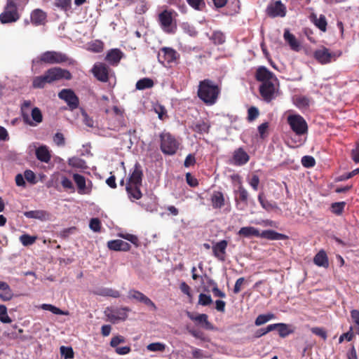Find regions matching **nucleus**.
<instances>
[{
  "instance_id": "nucleus-38",
  "label": "nucleus",
  "mask_w": 359,
  "mask_h": 359,
  "mask_svg": "<svg viewBox=\"0 0 359 359\" xmlns=\"http://www.w3.org/2000/svg\"><path fill=\"white\" fill-rule=\"evenodd\" d=\"M274 318L275 316L273 313L260 314L255 319V324L257 326H260L265 324L270 320L273 319Z\"/></svg>"
},
{
  "instance_id": "nucleus-31",
  "label": "nucleus",
  "mask_w": 359,
  "mask_h": 359,
  "mask_svg": "<svg viewBox=\"0 0 359 359\" xmlns=\"http://www.w3.org/2000/svg\"><path fill=\"white\" fill-rule=\"evenodd\" d=\"M284 39L289 44L292 50L298 51L299 50V43L297 41L294 35L291 34L288 29L284 32Z\"/></svg>"
},
{
  "instance_id": "nucleus-28",
  "label": "nucleus",
  "mask_w": 359,
  "mask_h": 359,
  "mask_svg": "<svg viewBox=\"0 0 359 359\" xmlns=\"http://www.w3.org/2000/svg\"><path fill=\"white\" fill-rule=\"evenodd\" d=\"M313 262L318 266L327 268L329 266V261L327 255L325 250H320L314 257Z\"/></svg>"
},
{
  "instance_id": "nucleus-64",
  "label": "nucleus",
  "mask_w": 359,
  "mask_h": 359,
  "mask_svg": "<svg viewBox=\"0 0 359 359\" xmlns=\"http://www.w3.org/2000/svg\"><path fill=\"white\" fill-rule=\"evenodd\" d=\"M186 181L187 183L191 187H196L198 185V180L189 172L186 174Z\"/></svg>"
},
{
  "instance_id": "nucleus-53",
  "label": "nucleus",
  "mask_w": 359,
  "mask_h": 359,
  "mask_svg": "<svg viewBox=\"0 0 359 359\" xmlns=\"http://www.w3.org/2000/svg\"><path fill=\"white\" fill-rule=\"evenodd\" d=\"M353 337H354L353 327H350L349 330L347 332L342 334L339 337V342L342 343L344 341V340H345V339L347 341H351Z\"/></svg>"
},
{
  "instance_id": "nucleus-22",
  "label": "nucleus",
  "mask_w": 359,
  "mask_h": 359,
  "mask_svg": "<svg viewBox=\"0 0 359 359\" xmlns=\"http://www.w3.org/2000/svg\"><path fill=\"white\" fill-rule=\"evenodd\" d=\"M31 22L33 25L38 26L44 25L46 22V13L41 9H34L31 13Z\"/></svg>"
},
{
  "instance_id": "nucleus-21",
  "label": "nucleus",
  "mask_w": 359,
  "mask_h": 359,
  "mask_svg": "<svg viewBox=\"0 0 359 359\" xmlns=\"http://www.w3.org/2000/svg\"><path fill=\"white\" fill-rule=\"evenodd\" d=\"M187 315L190 320L196 322L198 324L202 325L204 328L208 330L212 328V325L208 321V316L207 314L202 313L195 316L194 313L188 311Z\"/></svg>"
},
{
  "instance_id": "nucleus-59",
  "label": "nucleus",
  "mask_w": 359,
  "mask_h": 359,
  "mask_svg": "<svg viewBox=\"0 0 359 359\" xmlns=\"http://www.w3.org/2000/svg\"><path fill=\"white\" fill-rule=\"evenodd\" d=\"M53 142L58 147H63L65 144V138L62 133H56L53 136Z\"/></svg>"
},
{
  "instance_id": "nucleus-9",
  "label": "nucleus",
  "mask_w": 359,
  "mask_h": 359,
  "mask_svg": "<svg viewBox=\"0 0 359 359\" xmlns=\"http://www.w3.org/2000/svg\"><path fill=\"white\" fill-rule=\"evenodd\" d=\"M286 6L280 0L271 2L266 9V15L273 18H283L286 15Z\"/></svg>"
},
{
  "instance_id": "nucleus-52",
  "label": "nucleus",
  "mask_w": 359,
  "mask_h": 359,
  "mask_svg": "<svg viewBox=\"0 0 359 359\" xmlns=\"http://www.w3.org/2000/svg\"><path fill=\"white\" fill-rule=\"evenodd\" d=\"M81 115L83 118V123L89 128H94L95 122H94L93 119L88 115L87 112L83 109H81Z\"/></svg>"
},
{
  "instance_id": "nucleus-29",
  "label": "nucleus",
  "mask_w": 359,
  "mask_h": 359,
  "mask_svg": "<svg viewBox=\"0 0 359 359\" xmlns=\"http://www.w3.org/2000/svg\"><path fill=\"white\" fill-rule=\"evenodd\" d=\"M47 83H51L46 71L43 75L34 77L32 85L34 88H43Z\"/></svg>"
},
{
  "instance_id": "nucleus-51",
  "label": "nucleus",
  "mask_w": 359,
  "mask_h": 359,
  "mask_svg": "<svg viewBox=\"0 0 359 359\" xmlns=\"http://www.w3.org/2000/svg\"><path fill=\"white\" fill-rule=\"evenodd\" d=\"M212 303L210 295L201 293L198 296V304L202 306H208Z\"/></svg>"
},
{
  "instance_id": "nucleus-25",
  "label": "nucleus",
  "mask_w": 359,
  "mask_h": 359,
  "mask_svg": "<svg viewBox=\"0 0 359 359\" xmlns=\"http://www.w3.org/2000/svg\"><path fill=\"white\" fill-rule=\"evenodd\" d=\"M35 155L36 158L43 163H48L51 159V155L48 148L46 145H42L36 149Z\"/></svg>"
},
{
  "instance_id": "nucleus-41",
  "label": "nucleus",
  "mask_w": 359,
  "mask_h": 359,
  "mask_svg": "<svg viewBox=\"0 0 359 359\" xmlns=\"http://www.w3.org/2000/svg\"><path fill=\"white\" fill-rule=\"evenodd\" d=\"M55 6L62 11L67 12L71 9L72 0H55Z\"/></svg>"
},
{
  "instance_id": "nucleus-10",
  "label": "nucleus",
  "mask_w": 359,
  "mask_h": 359,
  "mask_svg": "<svg viewBox=\"0 0 359 359\" xmlns=\"http://www.w3.org/2000/svg\"><path fill=\"white\" fill-rule=\"evenodd\" d=\"M51 83L62 79L71 80L72 78L69 71L58 67H54L46 70Z\"/></svg>"
},
{
  "instance_id": "nucleus-54",
  "label": "nucleus",
  "mask_w": 359,
  "mask_h": 359,
  "mask_svg": "<svg viewBox=\"0 0 359 359\" xmlns=\"http://www.w3.org/2000/svg\"><path fill=\"white\" fill-rule=\"evenodd\" d=\"M302 163L306 168H312L316 165V161L311 156H304L302 158Z\"/></svg>"
},
{
  "instance_id": "nucleus-6",
  "label": "nucleus",
  "mask_w": 359,
  "mask_h": 359,
  "mask_svg": "<svg viewBox=\"0 0 359 359\" xmlns=\"http://www.w3.org/2000/svg\"><path fill=\"white\" fill-rule=\"evenodd\" d=\"M287 123L296 135H302L307 133L308 125L302 116L299 114L290 115L287 117Z\"/></svg>"
},
{
  "instance_id": "nucleus-3",
  "label": "nucleus",
  "mask_w": 359,
  "mask_h": 359,
  "mask_svg": "<svg viewBox=\"0 0 359 359\" xmlns=\"http://www.w3.org/2000/svg\"><path fill=\"white\" fill-rule=\"evenodd\" d=\"M32 102L30 100H25L21 105V116L23 122L29 126H36L43 121V115L39 108L35 107L31 111L29 116V108Z\"/></svg>"
},
{
  "instance_id": "nucleus-39",
  "label": "nucleus",
  "mask_w": 359,
  "mask_h": 359,
  "mask_svg": "<svg viewBox=\"0 0 359 359\" xmlns=\"http://www.w3.org/2000/svg\"><path fill=\"white\" fill-rule=\"evenodd\" d=\"M210 39L215 44L221 45L225 42L226 37L223 32L220 31H216L212 33Z\"/></svg>"
},
{
  "instance_id": "nucleus-36",
  "label": "nucleus",
  "mask_w": 359,
  "mask_h": 359,
  "mask_svg": "<svg viewBox=\"0 0 359 359\" xmlns=\"http://www.w3.org/2000/svg\"><path fill=\"white\" fill-rule=\"evenodd\" d=\"M258 201L262 205V207L265 209L266 211L272 210L277 208L275 203H271L268 200L265 199L264 197V193L261 192L258 195Z\"/></svg>"
},
{
  "instance_id": "nucleus-17",
  "label": "nucleus",
  "mask_w": 359,
  "mask_h": 359,
  "mask_svg": "<svg viewBox=\"0 0 359 359\" xmlns=\"http://www.w3.org/2000/svg\"><path fill=\"white\" fill-rule=\"evenodd\" d=\"M255 79L257 81L262 82H269L271 81H277L274 74L264 66L259 67L255 73Z\"/></svg>"
},
{
  "instance_id": "nucleus-47",
  "label": "nucleus",
  "mask_w": 359,
  "mask_h": 359,
  "mask_svg": "<svg viewBox=\"0 0 359 359\" xmlns=\"http://www.w3.org/2000/svg\"><path fill=\"white\" fill-rule=\"evenodd\" d=\"M0 321L4 323H10L11 318L8 316L7 308L4 305H0Z\"/></svg>"
},
{
  "instance_id": "nucleus-24",
  "label": "nucleus",
  "mask_w": 359,
  "mask_h": 359,
  "mask_svg": "<svg viewBox=\"0 0 359 359\" xmlns=\"http://www.w3.org/2000/svg\"><path fill=\"white\" fill-rule=\"evenodd\" d=\"M190 128L194 132L200 135L208 134L210 129V123L208 121L199 120L194 122Z\"/></svg>"
},
{
  "instance_id": "nucleus-14",
  "label": "nucleus",
  "mask_w": 359,
  "mask_h": 359,
  "mask_svg": "<svg viewBox=\"0 0 359 359\" xmlns=\"http://www.w3.org/2000/svg\"><path fill=\"white\" fill-rule=\"evenodd\" d=\"M109 67L103 62L95 63L92 68L93 76L101 82H107L109 81Z\"/></svg>"
},
{
  "instance_id": "nucleus-55",
  "label": "nucleus",
  "mask_w": 359,
  "mask_h": 359,
  "mask_svg": "<svg viewBox=\"0 0 359 359\" xmlns=\"http://www.w3.org/2000/svg\"><path fill=\"white\" fill-rule=\"evenodd\" d=\"M259 114V110L255 107H250L248 110V120L251 122L255 120Z\"/></svg>"
},
{
  "instance_id": "nucleus-46",
  "label": "nucleus",
  "mask_w": 359,
  "mask_h": 359,
  "mask_svg": "<svg viewBox=\"0 0 359 359\" xmlns=\"http://www.w3.org/2000/svg\"><path fill=\"white\" fill-rule=\"evenodd\" d=\"M147 349L149 351L163 352L165 349V345L161 342L151 343L147 345Z\"/></svg>"
},
{
  "instance_id": "nucleus-35",
  "label": "nucleus",
  "mask_w": 359,
  "mask_h": 359,
  "mask_svg": "<svg viewBox=\"0 0 359 359\" xmlns=\"http://www.w3.org/2000/svg\"><path fill=\"white\" fill-rule=\"evenodd\" d=\"M154 81L150 78H143L138 80L136 83V89L142 90L144 89L151 88L154 86Z\"/></svg>"
},
{
  "instance_id": "nucleus-60",
  "label": "nucleus",
  "mask_w": 359,
  "mask_h": 359,
  "mask_svg": "<svg viewBox=\"0 0 359 359\" xmlns=\"http://www.w3.org/2000/svg\"><path fill=\"white\" fill-rule=\"evenodd\" d=\"M351 317L355 323L356 332L359 334V311L357 309H353L351 311Z\"/></svg>"
},
{
  "instance_id": "nucleus-2",
  "label": "nucleus",
  "mask_w": 359,
  "mask_h": 359,
  "mask_svg": "<svg viewBox=\"0 0 359 359\" xmlns=\"http://www.w3.org/2000/svg\"><path fill=\"white\" fill-rule=\"evenodd\" d=\"M75 61L70 58L67 54L55 50H47L32 60L33 64H67L74 65Z\"/></svg>"
},
{
  "instance_id": "nucleus-43",
  "label": "nucleus",
  "mask_w": 359,
  "mask_h": 359,
  "mask_svg": "<svg viewBox=\"0 0 359 359\" xmlns=\"http://www.w3.org/2000/svg\"><path fill=\"white\" fill-rule=\"evenodd\" d=\"M279 336L282 338H285L289 334L293 333V330L289 329V326L285 323H278L277 327Z\"/></svg>"
},
{
  "instance_id": "nucleus-44",
  "label": "nucleus",
  "mask_w": 359,
  "mask_h": 359,
  "mask_svg": "<svg viewBox=\"0 0 359 359\" xmlns=\"http://www.w3.org/2000/svg\"><path fill=\"white\" fill-rule=\"evenodd\" d=\"M118 320H126L128 318V312L130 311L128 307L116 308L114 309Z\"/></svg>"
},
{
  "instance_id": "nucleus-1",
  "label": "nucleus",
  "mask_w": 359,
  "mask_h": 359,
  "mask_svg": "<svg viewBox=\"0 0 359 359\" xmlns=\"http://www.w3.org/2000/svg\"><path fill=\"white\" fill-rule=\"evenodd\" d=\"M220 93L221 89L215 81L205 79L199 82L197 95L207 106L215 104Z\"/></svg>"
},
{
  "instance_id": "nucleus-37",
  "label": "nucleus",
  "mask_w": 359,
  "mask_h": 359,
  "mask_svg": "<svg viewBox=\"0 0 359 359\" xmlns=\"http://www.w3.org/2000/svg\"><path fill=\"white\" fill-rule=\"evenodd\" d=\"M40 308L43 310L49 311L56 315H68L67 311H64L60 309L49 304H43L40 306Z\"/></svg>"
},
{
  "instance_id": "nucleus-33",
  "label": "nucleus",
  "mask_w": 359,
  "mask_h": 359,
  "mask_svg": "<svg viewBox=\"0 0 359 359\" xmlns=\"http://www.w3.org/2000/svg\"><path fill=\"white\" fill-rule=\"evenodd\" d=\"M238 234L245 238H250L252 236L259 237V230L253 226L242 227L238 231Z\"/></svg>"
},
{
  "instance_id": "nucleus-61",
  "label": "nucleus",
  "mask_w": 359,
  "mask_h": 359,
  "mask_svg": "<svg viewBox=\"0 0 359 359\" xmlns=\"http://www.w3.org/2000/svg\"><path fill=\"white\" fill-rule=\"evenodd\" d=\"M295 104L299 108L306 107L309 105V100L306 97H298L295 100Z\"/></svg>"
},
{
  "instance_id": "nucleus-40",
  "label": "nucleus",
  "mask_w": 359,
  "mask_h": 359,
  "mask_svg": "<svg viewBox=\"0 0 359 359\" xmlns=\"http://www.w3.org/2000/svg\"><path fill=\"white\" fill-rule=\"evenodd\" d=\"M97 294L100 296L111 297L114 298H118L120 297V292L118 290H113L111 288L102 289Z\"/></svg>"
},
{
  "instance_id": "nucleus-30",
  "label": "nucleus",
  "mask_w": 359,
  "mask_h": 359,
  "mask_svg": "<svg viewBox=\"0 0 359 359\" xmlns=\"http://www.w3.org/2000/svg\"><path fill=\"white\" fill-rule=\"evenodd\" d=\"M259 237L270 241L284 240L287 236L273 230H264L259 233Z\"/></svg>"
},
{
  "instance_id": "nucleus-34",
  "label": "nucleus",
  "mask_w": 359,
  "mask_h": 359,
  "mask_svg": "<svg viewBox=\"0 0 359 359\" xmlns=\"http://www.w3.org/2000/svg\"><path fill=\"white\" fill-rule=\"evenodd\" d=\"M73 179L77 186L78 192L80 194H85V189L86 188V182L85 177L80 174L76 173L73 175Z\"/></svg>"
},
{
  "instance_id": "nucleus-23",
  "label": "nucleus",
  "mask_w": 359,
  "mask_h": 359,
  "mask_svg": "<svg viewBox=\"0 0 359 359\" xmlns=\"http://www.w3.org/2000/svg\"><path fill=\"white\" fill-rule=\"evenodd\" d=\"M107 247L111 250L127 252L131 246L128 243L117 239L108 241Z\"/></svg>"
},
{
  "instance_id": "nucleus-27",
  "label": "nucleus",
  "mask_w": 359,
  "mask_h": 359,
  "mask_svg": "<svg viewBox=\"0 0 359 359\" xmlns=\"http://www.w3.org/2000/svg\"><path fill=\"white\" fill-rule=\"evenodd\" d=\"M24 215L27 218L37 219L41 221H45L49 219L50 214L45 210H38L25 212Z\"/></svg>"
},
{
  "instance_id": "nucleus-11",
  "label": "nucleus",
  "mask_w": 359,
  "mask_h": 359,
  "mask_svg": "<svg viewBox=\"0 0 359 359\" xmlns=\"http://www.w3.org/2000/svg\"><path fill=\"white\" fill-rule=\"evenodd\" d=\"M174 11L165 10L158 15V20L161 28L167 33H173L175 27L172 26V14Z\"/></svg>"
},
{
  "instance_id": "nucleus-58",
  "label": "nucleus",
  "mask_w": 359,
  "mask_h": 359,
  "mask_svg": "<svg viewBox=\"0 0 359 359\" xmlns=\"http://www.w3.org/2000/svg\"><path fill=\"white\" fill-rule=\"evenodd\" d=\"M89 226L95 232H100L101 229V222L98 218H92Z\"/></svg>"
},
{
  "instance_id": "nucleus-62",
  "label": "nucleus",
  "mask_w": 359,
  "mask_h": 359,
  "mask_svg": "<svg viewBox=\"0 0 359 359\" xmlns=\"http://www.w3.org/2000/svg\"><path fill=\"white\" fill-rule=\"evenodd\" d=\"M351 156L355 163H359V141L355 142V148L351 150Z\"/></svg>"
},
{
  "instance_id": "nucleus-56",
  "label": "nucleus",
  "mask_w": 359,
  "mask_h": 359,
  "mask_svg": "<svg viewBox=\"0 0 359 359\" xmlns=\"http://www.w3.org/2000/svg\"><path fill=\"white\" fill-rule=\"evenodd\" d=\"M187 3L194 9L201 11L205 7L203 0H187Z\"/></svg>"
},
{
  "instance_id": "nucleus-18",
  "label": "nucleus",
  "mask_w": 359,
  "mask_h": 359,
  "mask_svg": "<svg viewBox=\"0 0 359 359\" xmlns=\"http://www.w3.org/2000/svg\"><path fill=\"white\" fill-rule=\"evenodd\" d=\"M143 172L139 163H136L130 174L127 185L142 186Z\"/></svg>"
},
{
  "instance_id": "nucleus-50",
  "label": "nucleus",
  "mask_w": 359,
  "mask_h": 359,
  "mask_svg": "<svg viewBox=\"0 0 359 359\" xmlns=\"http://www.w3.org/2000/svg\"><path fill=\"white\" fill-rule=\"evenodd\" d=\"M236 193L238 194V200L245 204L248 203V192L243 187L240 186Z\"/></svg>"
},
{
  "instance_id": "nucleus-42",
  "label": "nucleus",
  "mask_w": 359,
  "mask_h": 359,
  "mask_svg": "<svg viewBox=\"0 0 359 359\" xmlns=\"http://www.w3.org/2000/svg\"><path fill=\"white\" fill-rule=\"evenodd\" d=\"M346 203L344 201L333 203L331 205L332 212L337 215H341L346 206Z\"/></svg>"
},
{
  "instance_id": "nucleus-45",
  "label": "nucleus",
  "mask_w": 359,
  "mask_h": 359,
  "mask_svg": "<svg viewBox=\"0 0 359 359\" xmlns=\"http://www.w3.org/2000/svg\"><path fill=\"white\" fill-rule=\"evenodd\" d=\"M36 236H32L29 234H22L20 236V241L24 246H29L35 243Z\"/></svg>"
},
{
  "instance_id": "nucleus-12",
  "label": "nucleus",
  "mask_w": 359,
  "mask_h": 359,
  "mask_svg": "<svg viewBox=\"0 0 359 359\" xmlns=\"http://www.w3.org/2000/svg\"><path fill=\"white\" fill-rule=\"evenodd\" d=\"M179 57V54L171 48H162L158 54V60L163 65H168L175 62Z\"/></svg>"
},
{
  "instance_id": "nucleus-48",
  "label": "nucleus",
  "mask_w": 359,
  "mask_h": 359,
  "mask_svg": "<svg viewBox=\"0 0 359 359\" xmlns=\"http://www.w3.org/2000/svg\"><path fill=\"white\" fill-rule=\"evenodd\" d=\"M60 353L65 359H72L74 356V353L72 347L62 346L60 347Z\"/></svg>"
},
{
  "instance_id": "nucleus-32",
  "label": "nucleus",
  "mask_w": 359,
  "mask_h": 359,
  "mask_svg": "<svg viewBox=\"0 0 359 359\" xmlns=\"http://www.w3.org/2000/svg\"><path fill=\"white\" fill-rule=\"evenodd\" d=\"M141 186L126 185V191L131 201L140 199L142 194L140 191Z\"/></svg>"
},
{
  "instance_id": "nucleus-26",
  "label": "nucleus",
  "mask_w": 359,
  "mask_h": 359,
  "mask_svg": "<svg viewBox=\"0 0 359 359\" xmlns=\"http://www.w3.org/2000/svg\"><path fill=\"white\" fill-rule=\"evenodd\" d=\"M212 206L215 209H220L225 204L224 196L222 192L213 191L210 198Z\"/></svg>"
},
{
  "instance_id": "nucleus-5",
  "label": "nucleus",
  "mask_w": 359,
  "mask_h": 359,
  "mask_svg": "<svg viewBox=\"0 0 359 359\" xmlns=\"http://www.w3.org/2000/svg\"><path fill=\"white\" fill-rule=\"evenodd\" d=\"M341 55V51L338 53L330 52V50L325 46H322L320 48L316 49L313 52V57L320 65H327L332 61H335Z\"/></svg>"
},
{
  "instance_id": "nucleus-15",
  "label": "nucleus",
  "mask_w": 359,
  "mask_h": 359,
  "mask_svg": "<svg viewBox=\"0 0 359 359\" xmlns=\"http://www.w3.org/2000/svg\"><path fill=\"white\" fill-rule=\"evenodd\" d=\"M275 81L265 82L259 86V93L265 102H269L276 97V88L274 84Z\"/></svg>"
},
{
  "instance_id": "nucleus-16",
  "label": "nucleus",
  "mask_w": 359,
  "mask_h": 359,
  "mask_svg": "<svg viewBox=\"0 0 359 359\" xmlns=\"http://www.w3.org/2000/svg\"><path fill=\"white\" fill-rule=\"evenodd\" d=\"M249 160L250 156L242 147H240L233 151L229 162L232 165L241 166L246 164Z\"/></svg>"
},
{
  "instance_id": "nucleus-4",
  "label": "nucleus",
  "mask_w": 359,
  "mask_h": 359,
  "mask_svg": "<svg viewBox=\"0 0 359 359\" xmlns=\"http://www.w3.org/2000/svg\"><path fill=\"white\" fill-rule=\"evenodd\" d=\"M160 148L166 155H174L179 149V141L170 133H163L160 135Z\"/></svg>"
},
{
  "instance_id": "nucleus-63",
  "label": "nucleus",
  "mask_w": 359,
  "mask_h": 359,
  "mask_svg": "<svg viewBox=\"0 0 359 359\" xmlns=\"http://www.w3.org/2000/svg\"><path fill=\"white\" fill-rule=\"evenodd\" d=\"M269 129V123L265 122L258 126V132L260 137L264 139L267 135V131Z\"/></svg>"
},
{
  "instance_id": "nucleus-8",
  "label": "nucleus",
  "mask_w": 359,
  "mask_h": 359,
  "mask_svg": "<svg viewBox=\"0 0 359 359\" xmlns=\"http://www.w3.org/2000/svg\"><path fill=\"white\" fill-rule=\"evenodd\" d=\"M58 97L67 104L71 111L79 107V99L72 89H62L58 93Z\"/></svg>"
},
{
  "instance_id": "nucleus-49",
  "label": "nucleus",
  "mask_w": 359,
  "mask_h": 359,
  "mask_svg": "<svg viewBox=\"0 0 359 359\" xmlns=\"http://www.w3.org/2000/svg\"><path fill=\"white\" fill-rule=\"evenodd\" d=\"M315 25L319 29L323 32H325L327 25L325 16L320 15L319 18L315 20Z\"/></svg>"
},
{
  "instance_id": "nucleus-13",
  "label": "nucleus",
  "mask_w": 359,
  "mask_h": 359,
  "mask_svg": "<svg viewBox=\"0 0 359 359\" xmlns=\"http://www.w3.org/2000/svg\"><path fill=\"white\" fill-rule=\"evenodd\" d=\"M128 298L130 300H135L137 302L142 303L147 306L151 308L152 311H156V304L142 292L132 289L128 291Z\"/></svg>"
},
{
  "instance_id": "nucleus-19",
  "label": "nucleus",
  "mask_w": 359,
  "mask_h": 359,
  "mask_svg": "<svg viewBox=\"0 0 359 359\" xmlns=\"http://www.w3.org/2000/svg\"><path fill=\"white\" fill-rule=\"evenodd\" d=\"M227 245L228 242L226 240L216 243L212 248L213 255L219 260L224 262L225 260Z\"/></svg>"
},
{
  "instance_id": "nucleus-20",
  "label": "nucleus",
  "mask_w": 359,
  "mask_h": 359,
  "mask_svg": "<svg viewBox=\"0 0 359 359\" xmlns=\"http://www.w3.org/2000/svg\"><path fill=\"white\" fill-rule=\"evenodd\" d=\"M123 56V52L118 48H113L108 51L105 60L112 66H117Z\"/></svg>"
},
{
  "instance_id": "nucleus-7",
  "label": "nucleus",
  "mask_w": 359,
  "mask_h": 359,
  "mask_svg": "<svg viewBox=\"0 0 359 359\" xmlns=\"http://www.w3.org/2000/svg\"><path fill=\"white\" fill-rule=\"evenodd\" d=\"M19 8L13 4L6 3L4 11L0 14V22L8 24L18 21L20 18Z\"/></svg>"
},
{
  "instance_id": "nucleus-57",
  "label": "nucleus",
  "mask_w": 359,
  "mask_h": 359,
  "mask_svg": "<svg viewBox=\"0 0 359 359\" xmlns=\"http://www.w3.org/2000/svg\"><path fill=\"white\" fill-rule=\"evenodd\" d=\"M25 179L29 183L35 184L37 182L35 173L31 170H26L24 172Z\"/></svg>"
}]
</instances>
